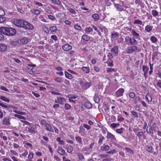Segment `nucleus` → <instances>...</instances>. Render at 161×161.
<instances>
[{
    "label": "nucleus",
    "mask_w": 161,
    "mask_h": 161,
    "mask_svg": "<svg viewBox=\"0 0 161 161\" xmlns=\"http://www.w3.org/2000/svg\"><path fill=\"white\" fill-rule=\"evenodd\" d=\"M13 23L17 26L25 29L32 30L33 28V26L31 24L23 20L14 19Z\"/></svg>",
    "instance_id": "f257e3e1"
},
{
    "label": "nucleus",
    "mask_w": 161,
    "mask_h": 161,
    "mask_svg": "<svg viewBox=\"0 0 161 161\" xmlns=\"http://www.w3.org/2000/svg\"><path fill=\"white\" fill-rule=\"evenodd\" d=\"M0 32L7 36H12L15 34L16 31L15 29L12 28L1 27Z\"/></svg>",
    "instance_id": "f03ea898"
},
{
    "label": "nucleus",
    "mask_w": 161,
    "mask_h": 161,
    "mask_svg": "<svg viewBox=\"0 0 161 161\" xmlns=\"http://www.w3.org/2000/svg\"><path fill=\"white\" fill-rule=\"evenodd\" d=\"M141 49L137 46L131 45L128 47L126 50V51L127 54H132L133 53H136L141 51Z\"/></svg>",
    "instance_id": "7ed1b4c3"
},
{
    "label": "nucleus",
    "mask_w": 161,
    "mask_h": 161,
    "mask_svg": "<svg viewBox=\"0 0 161 161\" xmlns=\"http://www.w3.org/2000/svg\"><path fill=\"white\" fill-rule=\"evenodd\" d=\"M125 42L128 45H137V42L133 37L129 36H126L125 38Z\"/></svg>",
    "instance_id": "20e7f679"
},
{
    "label": "nucleus",
    "mask_w": 161,
    "mask_h": 161,
    "mask_svg": "<svg viewBox=\"0 0 161 161\" xmlns=\"http://www.w3.org/2000/svg\"><path fill=\"white\" fill-rule=\"evenodd\" d=\"M34 125H31L26 126L25 128L26 131L31 134H35L36 133V130L34 127Z\"/></svg>",
    "instance_id": "39448f33"
},
{
    "label": "nucleus",
    "mask_w": 161,
    "mask_h": 161,
    "mask_svg": "<svg viewBox=\"0 0 161 161\" xmlns=\"http://www.w3.org/2000/svg\"><path fill=\"white\" fill-rule=\"evenodd\" d=\"M90 36L86 35H83L81 37V44L83 45L86 44H87V42L90 40Z\"/></svg>",
    "instance_id": "423d86ee"
},
{
    "label": "nucleus",
    "mask_w": 161,
    "mask_h": 161,
    "mask_svg": "<svg viewBox=\"0 0 161 161\" xmlns=\"http://www.w3.org/2000/svg\"><path fill=\"white\" fill-rule=\"evenodd\" d=\"M106 137L107 139L110 140L111 141H115L116 140L115 136L108 131L107 132Z\"/></svg>",
    "instance_id": "0eeeda50"
},
{
    "label": "nucleus",
    "mask_w": 161,
    "mask_h": 161,
    "mask_svg": "<svg viewBox=\"0 0 161 161\" xmlns=\"http://www.w3.org/2000/svg\"><path fill=\"white\" fill-rule=\"evenodd\" d=\"M66 102V100L64 97H57V100H55V103H58L60 105H63V102Z\"/></svg>",
    "instance_id": "6e6552de"
},
{
    "label": "nucleus",
    "mask_w": 161,
    "mask_h": 161,
    "mask_svg": "<svg viewBox=\"0 0 161 161\" xmlns=\"http://www.w3.org/2000/svg\"><path fill=\"white\" fill-rule=\"evenodd\" d=\"M3 125L8 126L10 125V118L8 116L4 117L2 122Z\"/></svg>",
    "instance_id": "1a4fd4ad"
},
{
    "label": "nucleus",
    "mask_w": 161,
    "mask_h": 161,
    "mask_svg": "<svg viewBox=\"0 0 161 161\" xmlns=\"http://www.w3.org/2000/svg\"><path fill=\"white\" fill-rule=\"evenodd\" d=\"M125 92V90L123 88L119 89L116 92V95L117 97L122 96Z\"/></svg>",
    "instance_id": "9d476101"
},
{
    "label": "nucleus",
    "mask_w": 161,
    "mask_h": 161,
    "mask_svg": "<svg viewBox=\"0 0 161 161\" xmlns=\"http://www.w3.org/2000/svg\"><path fill=\"white\" fill-rule=\"evenodd\" d=\"M57 152L61 156L67 155V153L62 147H58L57 149Z\"/></svg>",
    "instance_id": "9b49d317"
},
{
    "label": "nucleus",
    "mask_w": 161,
    "mask_h": 161,
    "mask_svg": "<svg viewBox=\"0 0 161 161\" xmlns=\"http://www.w3.org/2000/svg\"><path fill=\"white\" fill-rule=\"evenodd\" d=\"M92 84V83L91 82H86L81 86V88L84 90H86L91 86Z\"/></svg>",
    "instance_id": "f8f14e48"
},
{
    "label": "nucleus",
    "mask_w": 161,
    "mask_h": 161,
    "mask_svg": "<svg viewBox=\"0 0 161 161\" xmlns=\"http://www.w3.org/2000/svg\"><path fill=\"white\" fill-rule=\"evenodd\" d=\"M130 30H131V34L133 36V37L135 39H139L140 38V35L139 33L136 32L135 31L131 28H130Z\"/></svg>",
    "instance_id": "ddd939ff"
},
{
    "label": "nucleus",
    "mask_w": 161,
    "mask_h": 161,
    "mask_svg": "<svg viewBox=\"0 0 161 161\" xmlns=\"http://www.w3.org/2000/svg\"><path fill=\"white\" fill-rule=\"evenodd\" d=\"M118 47L117 46H115L111 49V52L113 55L116 56L118 55Z\"/></svg>",
    "instance_id": "4468645a"
},
{
    "label": "nucleus",
    "mask_w": 161,
    "mask_h": 161,
    "mask_svg": "<svg viewBox=\"0 0 161 161\" xmlns=\"http://www.w3.org/2000/svg\"><path fill=\"white\" fill-rule=\"evenodd\" d=\"M85 131V129L84 128L83 126H80L79 133L80 134L81 136H85L86 135Z\"/></svg>",
    "instance_id": "2eb2a0df"
},
{
    "label": "nucleus",
    "mask_w": 161,
    "mask_h": 161,
    "mask_svg": "<svg viewBox=\"0 0 161 161\" xmlns=\"http://www.w3.org/2000/svg\"><path fill=\"white\" fill-rule=\"evenodd\" d=\"M63 49L65 51H69L72 49V46L68 44H66L62 47Z\"/></svg>",
    "instance_id": "dca6fc26"
},
{
    "label": "nucleus",
    "mask_w": 161,
    "mask_h": 161,
    "mask_svg": "<svg viewBox=\"0 0 161 161\" xmlns=\"http://www.w3.org/2000/svg\"><path fill=\"white\" fill-rule=\"evenodd\" d=\"M146 100L148 103H150L152 101V98L151 94L149 93H148L145 96Z\"/></svg>",
    "instance_id": "f3484780"
},
{
    "label": "nucleus",
    "mask_w": 161,
    "mask_h": 161,
    "mask_svg": "<svg viewBox=\"0 0 161 161\" xmlns=\"http://www.w3.org/2000/svg\"><path fill=\"white\" fill-rule=\"evenodd\" d=\"M29 40L27 37H23L19 40L20 43L22 44H27L29 42Z\"/></svg>",
    "instance_id": "a211bd4d"
},
{
    "label": "nucleus",
    "mask_w": 161,
    "mask_h": 161,
    "mask_svg": "<svg viewBox=\"0 0 161 161\" xmlns=\"http://www.w3.org/2000/svg\"><path fill=\"white\" fill-rule=\"evenodd\" d=\"M137 136L138 137L139 140H141L142 137H143V139H145L146 138L145 134L142 131H139L137 134Z\"/></svg>",
    "instance_id": "6ab92c4d"
},
{
    "label": "nucleus",
    "mask_w": 161,
    "mask_h": 161,
    "mask_svg": "<svg viewBox=\"0 0 161 161\" xmlns=\"http://www.w3.org/2000/svg\"><path fill=\"white\" fill-rule=\"evenodd\" d=\"M114 7L118 11L121 12L124 11V8L120 4H116L115 3H114Z\"/></svg>",
    "instance_id": "aec40b11"
},
{
    "label": "nucleus",
    "mask_w": 161,
    "mask_h": 161,
    "mask_svg": "<svg viewBox=\"0 0 161 161\" xmlns=\"http://www.w3.org/2000/svg\"><path fill=\"white\" fill-rule=\"evenodd\" d=\"M146 130L147 134L149 135H152L153 133L151 125H148L147 126Z\"/></svg>",
    "instance_id": "412c9836"
},
{
    "label": "nucleus",
    "mask_w": 161,
    "mask_h": 161,
    "mask_svg": "<svg viewBox=\"0 0 161 161\" xmlns=\"http://www.w3.org/2000/svg\"><path fill=\"white\" fill-rule=\"evenodd\" d=\"M46 129L50 132H54V129L51 126V125L47 123L46 124V125L45 126Z\"/></svg>",
    "instance_id": "4be33fe9"
},
{
    "label": "nucleus",
    "mask_w": 161,
    "mask_h": 161,
    "mask_svg": "<svg viewBox=\"0 0 161 161\" xmlns=\"http://www.w3.org/2000/svg\"><path fill=\"white\" fill-rule=\"evenodd\" d=\"M7 49V46L4 44H0V52H3L6 51Z\"/></svg>",
    "instance_id": "5701e85b"
},
{
    "label": "nucleus",
    "mask_w": 161,
    "mask_h": 161,
    "mask_svg": "<svg viewBox=\"0 0 161 161\" xmlns=\"http://www.w3.org/2000/svg\"><path fill=\"white\" fill-rule=\"evenodd\" d=\"M146 150L148 152L150 153H153V147L151 146L147 145L145 146Z\"/></svg>",
    "instance_id": "b1692460"
},
{
    "label": "nucleus",
    "mask_w": 161,
    "mask_h": 161,
    "mask_svg": "<svg viewBox=\"0 0 161 161\" xmlns=\"http://www.w3.org/2000/svg\"><path fill=\"white\" fill-rule=\"evenodd\" d=\"M134 24H138L142 26H144V24L142 21L139 19H135L133 22Z\"/></svg>",
    "instance_id": "393cba45"
},
{
    "label": "nucleus",
    "mask_w": 161,
    "mask_h": 161,
    "mask_svg": "<svg viewBox=\"0 0 161 161\" xmlns=\"http://www.w3.org/2000/svg\"><path fill=\"white\" fill-rule=\"evenodd\" d=\"M84 106L86 108L88 109L91 108L92 107V104L89 102H86L84 103Z\"/></svg>",
    "instance_id": "a878e982"
},
{
    "label": "nucleus",
    "mask_w": 161,
    "mask_h": 161,
    "mask_svg": "<svg viewBox=\"0 0 161 161\" xmlns=\"http://www.w3.org/2000/svg\"><path fill=\"white\" fill-rule=\"evenodd\" d=\"M82 71L86 74H88L90 72V69L88 67H83L81 68Z\"/></svg>",
    "instance_id": "bb28decb"
},
{
    "label": "nucleus",
    "mask_w": 161,
    "mask_h": 161,
    "mask_svg": "<svg viewBox=\"0 0 161 161\" xmlns=\"http://www.w3.org/2000/svg\"><path fill=\"white\" fill-rule=\"evenodd\" d=\"M153 28V26L150 25H147L146 26L145 30V31L147 32H150L152 30Z\"/></svg>",
    "instance_id": "cd10ccee"
},
{
    "label": "nucleus",
    "mask_w": 161,
    "mask_h": 161,
    "mask_svg": "<svg viewBox=\"0 0 161 161\" xmlns=\"http://www.w3.org/2000/svg\"><path fill=\"white\" fill-rule=\"evenodd\" d=\"M119 36V33L118 32H115V33H113L111 35V38H112L114 40H117Z\"/></svg>",
    "instance_id": "c85d7f7f"
},
{
    "label": "nucleus",
    "mask_w": 161,
    "mask_h": 161,
    "mask_svg": "<svg viewBox=\"0 0 161 161\" xmlns=\"http://www.w3.org/2000/svg\"><path fill=\"white\" fill-rule=\"evenodd\" d=\"M31 12L33 14L35 15H39L41 13L40 10L36 9H32L31 10Z\"/></svg>",
    "instance_id": "c756f323"
},
{
    "label": "nucleus",
    "mask_w": 161,
    "mask_h": 161,
    "mask_svg": "<svg viewBox=\"0 0 161 161\" xmlns=\"http://www.w3.org/2000/svg\"><path fill=\"white\" fill-rule=\"evenodd\" d=\"M66 78L69 80H71L73 78L72 75L69 74L67 71H65L64 72Z\"/></svg>",
    "instance_id": "7c9ffc66"
},
{
    "label": "nucleus",
    "mask_w": 161,
    "mask_h": 161,
    "mask_svg": "<svg viewBox=\"0 0 161 161\" xmlns=\"http://www.w3.org/2000/svg\"><path fill=\"white\" fill-rule=\"evenodd\" d=\"M84 31L86 33L88 34L92 32L93 31V30L91 27H86L85 28Z\"/></svg>",
    "instance_id": "2f4dec72"
},
{
    "label": "nucleus",
    "mask_w": 161,
    "mask_h": 161,
    "mask_svg": "<svg viewBox=\"0 0 161 161\" xmlns=\"http://www.w3.org/2000/svg\"><path fill=\"white\" fill-rule=\"evenodd\" d=\"M150 40L151 42L153 43H156L158 41L157 38L154 36H151L150 38Z\"/></svg>",
    "instance_id": "473e14b6"
},
{
    "label": "nucleus",
    "mask_w": 161,
    "mask_h": 161,
    "mask_svg": "<svg viewBox=\"0 0 161 161\" xmlns=\"http://www.w3.org/2000/svg\"><path fill=\"white\" fill-rule=\"evenodd\" d=\"M109 146L108 145H104L101 147L100 149L102 150L106 151L109 149Z\"/></svg>",
    "instance_id": "72a5a7b5"
},
{
    "label": "nucleus",
    "mask_w": 161,
    "mask_h": 161,
    "mask_svg": "<svg viewBox=\"0 0 161 161\" xmlns=\"http://www.w3.org/2000/svg\"><path fill=\"white\" fill-rule=\"evenodd\" d=\"M49 30L52 32L53 33L57 31L58 28L57 27L55 26H53L49 28Z\"/></svg>",
    "instance_id": "f704fd0d"
},
{
    "label": "nucleus",
    "mask_w": 161,
    "mask_h": 161,
    "mask_svg": "<svg viewBox=\"0 0 161 161\" xmlns=\"http://www.w3.org/2000/svg\"><path fill=\"white\" fill-rule=\"evenodd\" d=\"M151 12L152 15L154 17L158 16L159 14L158 12L155 9L152 10Z\"/></svg>",
    "instance_id": "c9c22d12"
},
{
    "label": "nucleus",
    "mask_w": 161,
    "mask_h": 161,
    "mask_svg": "<svg viewBox=\"0 0 161 161\" xmlns=\"http://www.w3.org/2000/svg\"><path fill=\"white\" fill-rule=\"evenodd\" d=\"M77 156L79 158V160L82 161L84 159V157L82 153H77Z\"/></svg>",
    "instance_id": "e433bc0d"
},
{
    "label": "nucleus",
    "mask_w": 161,
    "mask_h": 161,
    "mask_svg": "<svg viewBox=\"0 0 161 161\" xmlns=\"http://www.w3.org/2000/svg\"><path fill=\"white\" fill-rule=\"evenodd\" d=\"M116 69L113 68H108L107 69L106 71L107 73H111L112 72H116Z\"/></svg>",
    "instance_id": "4c0bfd02"
},
{
    "label": "nucleus",
    "mask_w": 161,
    "mask_h": 161,
    "mask_svg": "<svg viewBox=\"0 0 161 161\" xmlns=\"http://www.w3.org/2000/svg\"><path fill=\"white\" fill-rule=\"evenodd\" d=\"M106 63L108 66L112 67L114 66L113 62L112 60H108Z\"/></svg>",
    "instance_id": "58836bf2"
},
{
    "label": "nucleus",
    "mask_w": 161,
    "mask_h": 161,
    "mask_svg": "<svg viewBox=\"0 0 161 161\" xmlns=\"http://www.w3.org/2000/svg\"><path fill=\"white\" fill-rule=\"evenodd\" d=\"M92 17L95 21H97L99 19V16L97 14H94L92 15Z\"/></svg>",
    "instance_id": "ea45409f"
},
{
    "label": "nucleus",
    "mask_w": 161,
    "mask_h": 161,
    "mask_svg": "<svg viewBox=\"0 0 161 161\" xmlns=\"http://www.w3.org/2000/svg\"><path fill=\"white\" fill-rule=\"evenodd\" d=\"M75 139L76 141L79 144H82V140L81 137L79 136H76L75 137Z\"/></svg>",
    "instance_id": "a19ab883"
},
{
    "label": "nucleus",
    "mask_w": 161,
    "mask_h": 161,
    "mask_svg": "<svg viewBox=\"0 0 161 161\" xmlns=\"http://www.w3.org/2000/svg\"><path fill=\"white\" fill-rule=\"evenodd\" d=\"M56 141L58 142V144L60 145H63L64 144V142L63 140H61L60 137H58L56 138Z\"/></svg>",
    "instance_id": "79ce46f5"
},
{
    "label": "nucleus",
    "mask_w": 161,
    "mask_h": 161,
    "mask_svg": "<svg viewBox=\"0 0 161 161\" xmlns=\"http://www.w3.org/2000/svg\"><path fill=\"white\" fill-rule=\"evenodd\" d=\"M125 150L127 152L130 153L131 155H133L134 154L133 150L130 148L125 147Z\"/></svg>",
    "instance_id": "37998d69"
},
{
    "label": "nucleus",
    "mask_w": 161,
    "mask_h": 161,
    "mask_svg": "<svg viewBox=\"0 0 161 161\" xmlns=\"http://www.w3.org/2000/svg\"><path fill=\"white\" fill-rule=\"evenodd\" d=\"M0 99L3 101L6 102H9L10 100L8 99L6 97L4 96H0Z\"/></svg>",
    "instance_id": "c03bdc74"
},
{
    "label": "nucleus",
    "mask_w": 161,
    "mask_h": 161,
    "mask_svg": "<svg viewBox=\"0 0 161 161\" xmlns=\"http://www.w3.org/2000/svg\"><path fill=\"white\" fill-rule=\"evenodd\" d=\"M73 147L71 146H68L67 148V152L69 153H71L73 151Z\"/></svg>",
    "instance_id": "a18cd8bd"
},
{
    "label": "nucleus",
    "mask_w": 161,
    "mask_h": 161,
    "mask_svg": "<svg viewBox=\"0 0 161 161\" xmlns=\"http://www.w3.org/2000/svg\"><path fill=\"white\" fill-rule=\"evenodd\" d=\"M94 101L95 103H98L100 101V98L97 95H95L94 97Z\"/></svg>",
    "instance_id": "49530a36"
},
{
    "label": "nucleus",
    "mask_w": 161,
    "mask_h": 161,
    "mask_svg": "<svg viewBox=\"0 0 161 161\" xmlns=\"http://www.w3.org/2000/svg\"><path fill=\"white\" fill-rule=\"evenodd\" d=\"M141 100H140V98L139 97H135V99L134 100V103L135 104H136L139 102H141Z\"/></svg>",
    "instance_id": "de8ad7c7"
},
{
    "label": "nucleus",
    "mask_w": 161,
    "mask_h": 161,
    "mask_svg": "<svg viewBox=\"0 0 161 161\" xmlns=\"http://www.w3.org/2000/svg\"><path fill=\"white\" fill-rule=\"evenodd\" d=\"M129 97L132 98H133L135 97V94L133 92H129L128 94Z\"/></svg>",
    "instance_id": "09e8293b"
},
{
    "label": "nucleus",
    "mask_w": 161,
    "mask_h": 161,
    "mask_svg": "<svg viewBox=\"0 0 161 161\" xmlns=\"http://www.w3.org/2000/svg\"><path fill=\"white\" fill-rule=\"evenodd\" d=\"M99 135L100 136L99 137H100V138L98 141V143L100 144L102 143L103 141L104 140V137L101 134H100Z\"/></svg>",
    "instance_id": "8fccbe9b"
},
{
    "label": "nucleus",
    "mask_w": 161,
    "mask_h": 161,
    "mask_svg": "<svg viewBox=\"0 0 161 161\" xmlns=\"http://www.w3.org/2000/svg\"><path fill=\"white\" fill-rule=\"evenodd\" d=\"M123 130H124V129L123 128H121L120 129H117L115 131L116 133L119 134H122L123 132Z\"/></svg>",
    "instance_id": "3c124183"
},
{
    "label": "nucleus",
    "mask_w": 161,
    "mask_h": 161,
    "mask_svg": "<svg viewBox=\"0 0 161 161\" xmlns=\"http://www.w3.org/2000/svg\"><path fill=\"white\" fill-rule=\"evenodd\" d=\"M14 117H17V118L19 119H25V117H24V116H23L21 115H18L17 114H15L14 115Z\"/></svg>",
    "instance_id": "603ef678"
},
{
    "label": "nucleus",
    "mask_w": 161,
    "mask_h": 161,
    "mask_svg": "<svg viewBox=\"0 0 161 161\" xmlns=\"http://www.w3.org/2000/svg\"><path fill=\"white\" fill-rule=\"evenodd\" d=\"M71 108V106L69 104L66 103L64 105V108L65 110H69Z\"/></svg>",
    "instance_id": "864d4df0"
},
{
    "label": "nucleus",
    "mask_w": 161,
    "mask_h": 161,
    "mask_svg": "<svg viewBox=\"0 0 161 161\" xmlns=\"http://www.w3.org/2000/svg\"><path fill=\"white\" fill-rule=\"evenodd\" d=\"M34 157V154L32 152H30L28 156L29 160H32Z\"/></svg>",
    "instance_id": "5fc2aeb1"
},
{
    "label": "nucleus",
    "mask_w": 161,
    "mask_h": 161,
    "mask_svg": "<svg viewBox=\"0 0 161 161\" xmlns=\"http://www.w3.org/2000/svg\"><path fill=\"white\" fill-rule=\"evenodd\" d=\"M68 71L72 74L75 75L76 77H78L79 74L73 70L71 69H68Z\"/></svg>",
    "instance_id": "6e6d98bb"
},
{
    "label": "nucleus",
    "mask_w": 161,
    "mask_h": 161,
    "mask_svg": "<svg viewBox=\"0 0 161 161\" xmlns=\"http://www.w3.org/2000/svg\"><path fill=\"white\" fill-rule=\"evenodd\" d=\"M108 155L107 154H101L98 155V157L101 159L106 158L108 157Z\"/></svg>",
    "instance_id": "4d7b16f0"
},
{
    "label": "nucleus",
    "mask_w": 161,
    "mask_h": 161,
    "mask_svg": "<svg viewBox=\"0 0 161 161\" xmlns=\"http://www.w3.org/2000/svg\"><path fill=\"white\" fill-rule=\"evenodd\" d=\"M51 1L57 4L58 5H61L63 7V6L61 5V1L59 0H51Z\"/></svg>",
    "instance_id": "13d9d810"
},
{
    "label": "nucleus",
    "mask_w": 161,
    "mask_h": 161,
    "mask_svg": "<svg viewBox=\"0 0 161 161\" xmlns=\"http://www.w3.org/2000/svg\"><path fill=\"white\" fill-rule=\"evenodd\" d=\"M74 28L77 30L81 31V27L80 26L77 24H75L74 26Z\"/></svg>",
    "instance_id": "bf43d9fd"
},
{
    "label": "nucleus",
    "mask_w": 161,
    "mask_h": 161,
    "mask_svg": "<svg viewBox=\"0 0 161 161\" xmlns=\"http://www.w3.org/2000/svg\"><path fill=\"white\" fill-rule=\"evenodd\" d=\"M131 113L132 115L136 118H137L138 117V115L137 113L134 111H131Z\"/></svg>",
    "instance_id": "052dcab7"
},
{
    "label": "nucleus",
    "mask_w": 161,
    "mask_h": 161,
    "mask_svg": "<svg viewBox=\"0 0 161 161\" xmlns=\"http://www.w3.org/2000/svg\"><path fill=\"white\" fill-rule=\"evenodd\" d=\"M149 68L145 65H143L142 67V71L144 72H147L149 70Z\"/></svg>",
    "instance_id": "680f3d73"
},
{
    "label": "nucleus",
    "mask_w": 161,
    "mask_h": 161,
    "mask_svg": "<svg viewBox=\"0 0 161 161\" xmlns=\"http://www.w3.org/2000/svg\"><path fill=\"white\" fill-rule=\"evenodd\" d=\"M69 12L72 14H76V11L73 8H69L68 9Z\"/></svg>",
    "instance_id": "e2e57ef3"
},
{
    "label": "nucleus",
    "mask_w": 161,
    "mask_h": 161,
    "mask_svg": "<svg viewBox=\"0 0 161 161\" xmlns=\"http://www.w3.org/2000/svg\"><path fill=\"white\" fill-rule=\"evenodd\" d=\"M55 81L60 83L62 81V78L60 77H57L54 79Z\"/></svg>",
    "instance_id": "0e129e2a"
},
{
    "label": "nucleus",
    "mask_w": 161,
    "mask_h": 161,
    "mask_svg": "<svg viewBox=\"0 0 161 161\" xmlns=\"http://www.w3.org/2000/svg\"><path fill=\"white\" fill-rule=\"evenodd\" d=\"M4 15L0 16V23H2L6 20V18L3 17Z\"/></svg>",
    "instance_id": "69168bd1"
},
{
    "label": "nucleus",
    "mask_w": 161,
    "mask_h": 161,
    "mask_svg": "<svg viewBox=\"0 0 161 161\" xmlns=\"http://www.w3.org/2000/svg\"><path fill=\"white\" fill-rule=\"evenodd\" d=\"M119 123H112L111 124V127L113 128L116 127L118 126H119Z\"/></svg>",
    "instance_id": "338daca9"
},
{
    "label": "nucleus",
    "mask_w": 161,
    "mask_h": 161,
    "mask_svg": "<svg viewBox=\"0 0 161 161\" xmlns=\"http://www.w3.org/2000/svg\"><path fill=\"white\" fill-rule=\"evenodd\" d=\"M107 57L108 58V60H112V59L113 58V56L112 54L111 53H109L108 54Z\"/></svg>",
    "instance_id": "774afa93"
}]
</instances>
